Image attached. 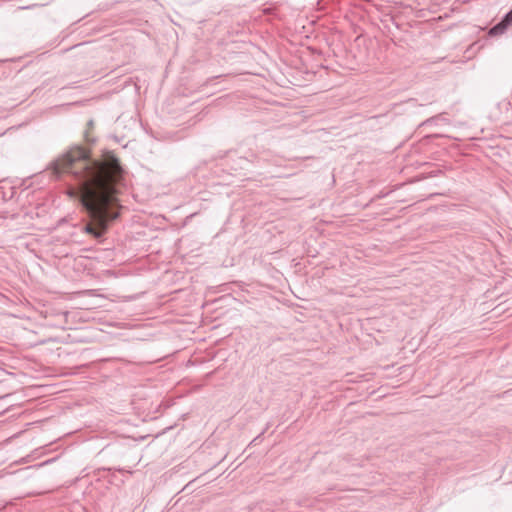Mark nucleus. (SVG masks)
<instances>
[{"label": "nucleus", "instance_id": "nucleus-3", "mask_svg": "<svg viewBox=\"0 0 512 512\" xmlns=\"http://www.w3.org/2000/svg\"><path fill=\"white\" fill-rule=\"evenodd\" d=\"M501 20L507 25V26H511L512 25V9L509 10L502 18Z\"/></svg>", "mask_w": 512, "mask_h": 512}, {"label": "nucleus", "instance_id": "nucleus-4", "mask_svg": "<svg viewBox=\"0 0 512 512\" xmlns=\"http://www.w3.org/2000/svg\"><path fill=\"white\" fill-rule=\"evenodd\" d=\"M434 118L427 119L426 123L432 122Z\"/></svg>", "mask_w": 512, "mask_h": 512}, {"label": "nucleus", "instance_id": "nucleus-2", "mask_svg": "<svg viewBox=\"0 0 512 512\" xmlns=\"http://www.w3.org/2000/svg\"><path fill=\"white\" fill-rule=\"evenodd\" d=\"M509 28L502 20H500L497 24H495L493 27L489 29L488 35L489 36H498L502 35L506 32V30Z\"/></svg>", "mask_w": 512, "mask_h": 512}, {"label": "nucleus", "instance_id": "nucleus-1", "mask_svg": "<svg viewBox=\"0 0 512 512\" xmlns=\"http://www.w3.org/2000/svg\"><path fill=\"white\" fill-rule=\"evenodd\" d=\"M51 165L57 179L67 174L77 182V187L72 188L69 195L79 199L91 219L84 231L101 238L109 222L119 217L115 210L118 205L115 185L123 175L119 159L108 151L104 153L102 161L92 160L84 148L74 147Z\"/></svg>", "mask_w": 512, "mask_h": 512}]
</instances>
